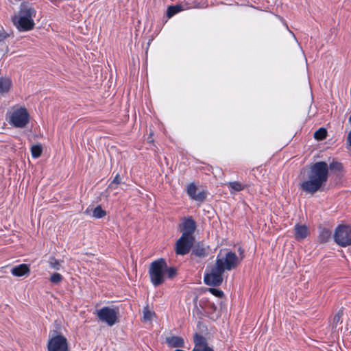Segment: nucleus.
Returning a JSON list of instances; mask_svg holds the SVG:
<instances>
[{
  "instance_id": "4468645a",
  "label": "nucleus",
  "mask_w": 351,
  "mask_h": 351,
  "mask_svg": "<svg viewBox=\"0 0 351 351\" xmlns=\"http://www.w3.org/2000/svg\"><path fill=\"white\" fill-rule=\"evenodd\" d=\"M295 238L297 241H301L306 238L308 234V228L305 225L296 224L294 227Z\"/></svg>"
},
{
  "instance_id": "a211bd4d",
  "label": "nucleus",
  "mask_w": 351,
  "mask_h": 351,
  "mask_svg": "<svg viewBox=\"0 0 351 351\" xmlns=\"http://www.w3.org/2000/svg\"><path fill=\"white\" fill-rule=\"evenodd\" d=\"M12 86V80L8 77H0V94L9 91Z\"/></svg>"
},
{
  "instance_id": "39448f33",
  "label": "nucleus",
  "mask_w": 351,
  "mask_h": 351,
  "mask_svg": "<svg viewBox=\"0 0 351 351\" xmlns=\"http://www.w3.org/2000/svg\"><path fill=\"white\" fill-rule=\"evenodd\" d=\"M334 241L341 247L351 245V227L346 225L338 226L333 234Z\"/></svg>"
},
{
  "instance_id": "6ab92c4d",
  "label": "nucleus",
  "mask_w": 351,
  "mask_h": 351,
  "mask_svg": "<svg viewBox=\"0 0 351 351\" xmlns=\"http://www.w3.org/2000/svg\"><path fill=\"white\" fill-rule=\"evenodd\" d=\"M331 237V232L327 228H320L318 239L320 243H327Z\"/></svg>"
},
{
  "instance_id": "c85d7f7f",
  "label": "nucleus",
  "mask_w": 351,
  "mask_h": 351,
  "mask_svg": "<svg viewBox=\"0 0 351 351\" xmlns=\"http://www.w3.org/2000/svg\"><path fill=\"white\" fill-rule=\"evenodd\" d=\"M121 183V179L120 178L119 174L117 173L112 181L110 182V184L108 186V189L111 190L116 189V187L114 186V184H119Z\"/></svg>"
},
{
  "instance_id": "5701e85b",
  "label": "nucleus",
  "mask_w": 351,
  "mask_h": 351,
  "mask_svg": "<svg viewBox=\"0 0 351 351\" xmlns=\"http://www.w3.org/2000/svg\"><path fill=\"white\" fill-rule=\"evenodd\" d=\"M43 152V148L40 145H34L31 147L32 156L34 158H37L40 156Z\"/></svg>"
},
{
  "instance_id": "c756f323",
  "label": "nucleus",
  "mask_w": 351,
  "mask_h": 351,
  "mask_svg": "<svg viewBox=\"0 0 351 351\" xmlns=\"http://www.w3.org/2000/svg\"><path fill=\"white\" fill-rule=\"evenodd\" d=\"M176 274H177V271L175 267H168L167 265L166 264L165 274H167L168 278H172L176 275Z\"/></svg>"
},
{
  "instance_id": "f8f14e48",
  "label": "nucleus",
  "mask_w": 351,
  "mask_h": 351,
  "mask_svg": "<svg viewBox=\"0 0 351 351\" xmlns=\"http://www.w3.org/2000/svg\"><path fill=\"white\" fill-rule=\"evenodd\" d=\"M196 229V223L192 217L185 219L182 223V236L188 237H194L193 233Z\"/></svg>"
},
{
  "instance_id": "1a4fd4ad",
  "label": "nucleus",
  "mask_w": 351,
  "mask_h": 351,
  "mask_svg": "<svg viewBox=\"0 0 351 351\" xmlns=\"http://www.w3.org/2000/svg\"><path fill=\"white\" fill-rule=\"evenodd\" d=\"M195 238L181 236L176 243V252L179 255L187 254L193 245Z\"/></svg>"
},
{
  "instance_id": "f704fd0d",
  "label": "nucleus",
  "mask_w": 351,
  "mask_h": 351,
  "mask_svg": "<svg viewBox=\"0 0 351 351\" xmlns=\"http://www.w3.org/2000/svg\"><path fill=\"white\" fill-rule=\"evenodd\" d=\"M174 351H183V350H180V349H176Z\"/></svg>"
},
{
  "instance_id": "dca6fc26",
  "label": "nucleus",
  "mask_w": 351,
  "mask_h": 351,
  "mask_svg": "<svg viewBox=\"0 0 351 351\" xmlns=\"http://www.w3.org/2000/svg\"><path fill=\"white\" fill-rule=\"evenodd\" d=\"M29 272V269L26 264H21L12 268L11 274L17 277H21Z\"/></svg>"
},
{
  "instance_id": "ddd939ff",
  "label": "nucleus",
  "mask_w": 351,
  "mask_h": 351,
  "mask_svg": "<svg viewBox=\"0 0 351 351\" xmlns=\"http://www.w3.org/2000/svg\"><path fill=\"white\" fill-rule=\"evenodd\" d=\"M193 339L195 347L192 351H213L208 346L206 339L203 336L195 333Z\"/></svg>"
},
{
  "instance_id": "2f4dec72",
  "label": "nucleus",
  "mask_w": 351,
  "mask_h": 351,
  "mask_svg": "<svg viewBox=\"0 0 351 351\" xmlns=\"http://www.w3.org/2000/svg\"><path fill=\"white\" fill-rule=\"evenodd\" d=\"M154 313L150 311L147 308H145L143 310V319L144 321H150L154 316Z\"/></svg>"
},
{
  "instance_id": "b1692460",
  "label": "nucleus",
  "mask_w": 351,
  "mask_h": 351,
  "mask_svg": "<svg viewBox=\"0 0 351 351\" xmlns=\"http://www.w3.org/2000/svg\"><path fill=\"white\" fill-rule=\"evenodd\" d=\"M182 10L180 5H171L168 7L167 14L169 18L172 17L176 14L180 12Z\"/></svg>"
},
{
  "instance_id": "20e7f679",
  "label": "nucleus",
  "mask_w": 351,
  "mask_h": 351,
  "mask_svg": "<svg viewBox=\"0 0 351 351\" xmlns=\"http://www.w3.org/2000/svg\"><path fill=\"white\" fill-rule=\"evenodd\" d=\"M29 121V114L24 107L13 108L10 112L8 123L17 128H23Z\"/></svg>"
},
{
  "instance_id": "7c9ffc66",
  "label": "nucleus",
  "mask_w": 351,
  "mask_h": 351,
  "mask_svg": "<svg viewBox=\"0 0 351 351\" xmlns=\"http://www.w3.org/2000/svg\"><path fill=\"white\" fill-rule=\"evenodd\" d=\"M9 36V34L3 30H0V51H3L1 47L4 45V40Z\"/></svg>"
},
{
  "instance_id": "f257e3e1",
  "label": "nucleus",
  "mask_w": 351,
  "mask_h": 351,
  "mask_svg": "<svg viewBox=\"0 0 351 351\" xmlns=\"http://www.w3.org/2000/svg\"><path fill=\"white\" fill-rule=\"evenodd\" d=\"M328 177V165L324 161L317 162L311 167L307 179L300 183V189L310 195L322 191Z\"/></svg>"
},
{
  "instance_id": "72a5a7b5",
  "label": "nucleus",
  "mask_w": 351,
  "mask_h": 351,
  "mask_svg": "<svg viewBox=\"0 0 351 351\" xmlns=\"http://www.w3.org/2000/svg\"><path fill=\"white\" fill-rule=\"evenodd\" d=\"M348 141L349 142V145L351 146V130L350 131L348 136Z\"/></svg>"
},
{
  "instance_id": "6e6552de",
  "label": "nucleus",
  "mask_w": 351,
  "mask_h": 351,
  "mask_svg": "<svg viewBox=\"0 0 351 351\" xmlns=\"http://www.w3.org/2000/svg\"><path fill=\"white\" fill-rule=\"evenodd\" d=\"M218 262H220L221 264L219 266L223 269V271H230L238 265L239 261L238 256L234 252H228L226 254L224 257H217L216 259V263L217 265Z\"/></svg>"
},
{
  "instance_id": "412c9836",
  "label": "nucleus",
  "mask_w": 351,
  "mask_h": 351,
  "mask_svg": "<svg viewBox=\"0 0 351 351\" xmlns=\"http://www.w3.org/2000/svg\"><path fill=\"white\" fill-rule=\"evenodd\" d=\"M193 254L199 257H204L208 254V250L202 246L196 245L193 249Z\"/></svg>"
},
{
  "instance_id": "9b49d317",
  "label": "nucleus",
  "mask_w": 351,
  "mask_h": 351,
  "mask_svg": "<svg viewBox=\"0 0 351 351\" xmlns=\"http://www.w3.org/2000/svg\"><path fill=\"white\" fill-rule=\"evenodd\" d=\"M197 188L193 183L189 184L186 187V193L189 197L196 202H203L207 197V192L202 190L197 193Z\"/></svg>"
},
{
  "instance_id": "aec40b11",
  "label": "nucleus",
  "mask_w": 351,
  "mask_h": 351,
  "mask_svg": "<svg viewBox=\"0 0 351 351\" xmlns=\"http://www.w3.org/2000/svg\"><path fill=\"white\" fill-rule=\"evenodd\" d=\"M342 315L343 311L341 309L333 317L332 322V330L333 332H335L337 330V327L338 324L342 323Z\"/></svg>"
},
{
  "instance_id": "0eeeda50",
  "label": "nucleus",
  "mask_w": 351,
  "mask_h": 351,
  "mask_svg": "<svg viewBox=\"0 0 351 351\" xmlns=\"http://www.w3.org/2000/svg\"><path fill=\"white\" fill-rule=\"evenodd\" d=\"M98 319L108 326H112L118 322L119 310L109 306H104L96 310Z\"/></svg>"
},
{
  "instance_id": "393cba45",
  "label": "nucleus",
  "mask_w": 351,
  "mask_h": 351,
  "mask_svg": "<svg viewBox=\"0 0 351 351\" xmlns=\"http://www.w3.org/2000/svg\"><path fill=\"white\" fill-rule=\"evenodd\" d=\"M106 215V211L101 208V206H97L93 211V216L96 219H101L105 217Z\"/></svg>"
},
{
  "instance_id": "2eb2a0df",
  "label": "nucleus",
  "mask_w": 351,
  "mask_h": 351,
  "mask_svg": "<svg viewBox=\"0 0 351 351\" xmlns=\"http://www.w3.org/2000/svg\"><path fill=\"white\" fill-rule=\"evenodd\" d=\"M165 342L171 348H184V339L180 337L171 336L166 337Z\"/></svg>"
},
{
  "instance_id": "423d86ee",
  "label": "nucleus",
  "mask_w": 351,
  "mask_h": 351,
  "mask_svg": "<svg viewBox=\"0 0 351 351\" xmlns=\"http://www.w3.org/2000/svg\"><path fill=\"white\" fill-rule=\"evenodd\" d=\"M220 262L218 265L215 263L210 270L205 274L204 280L206 285L210 286H219L223 282L222 274L224 272L223 269L220 267Z\"/></svg>"
},
{
  "instance_id": "a878e982",
  "label": "nucleus",
  "mask_w": 351,
  "mask_h": 351,
  "mask_svg": "<svg viewBox=\"0 0 351 351\" xmlns=\"http://www.w3.org/2000/svg\"><path fill=\"white\" fill-rule=\"evenodd\" d=\"M327 132L324 128H319L314 134V137L317 140H323L326 138Z\"/></svg>"
},
{
  "instance_id": "bb28decb",
  "label": "nucleus",
  "mask_w": 351,
  "mask_h": 351,
  "mask_svg": "<svg viewBox=\"0 0 351 351\" xmlns=\"http://www.w3.org/2000/svg\"><path fill=\"white\" fill-rule=\"evenodd\" d=\"M342 169L343 166L341 163L337 161H333L328 165V170L330 169L334 171H341Z\"/></svg>"
},
{
  "instance_id": "f03ea898",
  "label": "nucleus",
  "mask_w": 351,
  "mask_h": 351,
  "mask_svg": "<svg viewBox=\"0 0 351 351\" xmlns=\"http://www.w3.org/2000/svg\"><path fill=\"white\" fill-rule=\"evenodd\" d=\"M36 11L27 5L21 4L19 12L12 18L14 25L20 32L31 30L34 27L33 17Z\"/></svg>"
},
{
  "instance_id": "f3484780",
  "label": "nucleus",
  "mask_w": 351,
  "mask_h": 351,
  "mask_svg": "<svg viewBox=\"0 0 351 351\" xmlns=\"http://www.w3.org/2000/svg\"><path fill=\"white\" fill-rule=\"evenodd\" d=\"M226 185L229 189L230 194H234L237 192H240L247 187V185L237 181L230 182L227 183Z\"/></svg>"
},
{
  "instance_id": "7ed1b4c3",
  "label": "nucleus",
  "mask_w": 351,
  "mask_h": 351,
  "mask_svg": "<svg viewBox=\"0 0 351 351\" xmlns=\"http://www.w3.org/2000/svg\"><path fill=\"white\" fill-rule=\"evenodd\" d=\"M166 261L158 259L152 263L149 269L150 280L154 287L162 284L165 278Z\"/></svg>"
},
{
  "instance_id": "9d476101",
  "label": "nucleus",
  "mask_w": 351,
  "mask_h": 351,
  "mask_svg": "<svg viewBox=\"0 0 351 351\" xmlns=\"http://www.w3.org/2000/svg\"><path fill=\"white\" fill-rule=\"evenodd\" d=\"M48 351H67V340L62 335L53 337L48 343Z\"/></svg>"
},
{
  "instance_id": "473e14b6",
  "label": "nucleus",
  "mask_w": 351,
  "mask_h": 351,
  "mask_svg": "<svg viewBox=\"0 0 351 351\" xmlns=\"http://www.w3.org/2000/svg\"><path fill=\"white\" fill-rule=\"evenodd\" d=\"M208 291L212 293L213 295L217 297V298H222L223 295V292L218 289L216 288H209Z\"/></svg>"
},
{
  "instance_id": "4be33fe9",
  "label": "nucleus",
  "mask_w": 351,
  "mask_h": 351,
  "mask_svg": "<svg viewBox=\"0 0 351 351\" xmlns=\"http://www.w3.org/2000/svg\"><path fill=\"white\" fill-rule=\"evenodd\" d=\"M62 261L57 260L53 256L49 257L48 263L50 268L55 270H60L62 267Z\"/></svg>"
},
{
  "instance_id": "cd10ccee",
  "label": "nucleus",
  "mask_w": 351,
  "mask_h": 351,
  "mask_svg": "<svg viewBox=\"0 0 351 351\" xmlns=\"http://www.w3.org/2000/svg\"><path fill=\"white\" fill-rule=\"evenodd\" d=\"M63 279L62 276L59 273H54L52 274L50 277V282L53 284H58L60 283Z\"/></svg>"
}]
</instances>
